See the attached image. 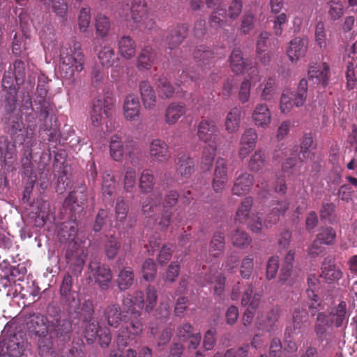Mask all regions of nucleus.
I'll return each instance as SVG.
<instances>
[{"mask_svg":"<svg viewBox=\"0 0 357 357\" xmlns=\"http://www.w3.org/2000/svg\"><path fill=\"white\" fill-rule=\"evenodd\" d=\"M55 331L58 337L65 340L71 331V324L68 320H63L57 325Z\"/></svg>","mask_w":357,"mask_h":357,"instance_id":"obj_55","label":"nucleus"},{"mask_svg":"<svg viewBox=\"0 0 357 357\" xmlns=\"http://www.w3.org/2000/svg\"><path fill=\"white\" fill-rule=\"evenodd\" d=\"M347 319V304L341 301L336 307V328L343 324Z\"/></svg>","mask_w":357,"mask_h":357,"instance_id":"obj_57","label":"nucleus"},{"mask_svg":"<svg viewBox=\"0 0 357 357\" xmlns=\"http://www.w3.org/2000/svg\"><path fill=\"white\" fill-rule=\"evenodd\" d=\"M242 10L241 0H232L229 6L227 15L231 19H236L241 14Z\"/></svg>","mask_w":357,"mask_h":357,"instance_id":"obj_61","label":"nucleus"},{"mask_svg":"<svg viewBox=\"0 0 357 357\" xmlns=\"http://www.w3.org/2000/svg\"><path fill=\"white\" fill-rule=\"evenodd\" d=\"M61 61V74L67 79L73 77L75 73H80L84 68V56L79 47H75L74 50L63 49Z\"/></svg>","mask_w":357,"mask_h":357,"instance_id":"obj_3","label":"nucleus"},{"mask_svg":"<svg viewBox=\"0 0 357 357\" xmlns=\"http://www.w3.org/2000/svg\"><path fill=\"white\" fill-rule=\"evenodd\" d=\"M96 35L99 38H107L112 30V22L108 16L99 13L95 17Z\"/></svg>","mask_w":357,"mask_h":357,"instance_id":"obj_23","label":"nucleus"},{"mask_svg":"<svg viewBox=\"0 0 357 357\" xmlns=\"http://www.w3.org/2000/svg\"><path fill=\"white\" fill-rule=\"evenodd\" d=\"M89 270L95 281L100 286L106 285L112 280L109 268L105 265H101L96 261L90 263Z\"/></svg>","mask_w":357,"mask_h":357,"instance_id":"obj_17","label":"nucleus"},{"mask_svg":"<svg viewBox=\"0 0 357 357\" xmlns=\"http://www.w3.org/2000/svg\"><path fill=\"white\" fill-rule=\"evenodd\" d=\"M215 149L214 146H210L209 149L204 151L203 157L202 158V163L204 165L206 169H208L214 160Z\"/></svg>","mask_w":357,"mask_h":357,"instance_id":"obj_63","label":"nucleus"},{"mask_svg":"<svg viewBox=\"0 0 357 357\" xmlns=\"http://www.w3.org/2000/svg\"><path fill=\"white\" fill-rule=\"evenodd\" d=\"M254 176L247 172L241 173L236 178L232 192L238 196H242L249 192L253 185Z\"/></svg>","mask_w":357,"mask_h":357,"instance_id":"obj_20","label":"nucleus"},{"mask_svg":"<svg viewBox=\"0 0 357 357\" xmlns=\"http://www.w3.org/2000/svg\"><path fill=\"white\" fill-rule=\"evenodd\" d=\"M333 318V314H330L329 317H328L325 313H320L318 315L317 323L315 328L317 333L318 334H322L328 328H331Z\"/></svg>","mask_w":357,"mask_h":357,"instance_id":"obj_45","label":"nucleus"},{"mask_svg":"<svg viewBox=\"0 0 357 357\" xmlns=\"http://www.w3.org/2000/svg\"><path fill=\"white\" fill-rule=\"evenodd\" d=\"M249 77L245 78L241 83L238 98L239 101L244 104L248 102L250 98V89L252 85H255L261 81V76L259 70L254 67L250 68Z\"/></svg>","mask_w":357,"mask_h":357,"instance_id":"obj_13","label":"nucleus"},{"mask_svg":"<svg viewBox=\"0 0 357 357\" xmlns=\"http://www.w3.org/2000/svg\"><path fill=\"white\" fill-rule=\"evenodd\" d=\"M105 317L108 324L113 327H116L120 321H123L121 318L119 308L115 305L109 306L105 311Z\"/></svg>","mask_w":357,"mask_h":357,"instance_id":"obj_42","label":"nucleus"},{"mask_svg":"<svg viewBox=\"0 0 357 357\" xmlns=\"http://www.w3.org/2000/svg\"><path fill=\"white\" fill-rule=\"evenodd\" d=\"M260 298V295H255L250 303V306L247 307L243 317V322L244 326H248L251 324L255 311L259 305Z\"/></svg>","mask_w":357,"mask_h":357,"instance_id":"obj_39","label":"nucleus"},{"mask_svg":"<svg viewBox=\"0 0 357 357\" xmlns=\"http://www.w3.org/2000/svg\"><path fill=\"white\" fill-rule=\"evenodd\" d=\"M176 165L177 170L182 176H187L193 171V161L184 153L178 157Z\"/></svg>","mask_w":357,"mask_h":357,"instance_id":"obj_33","label":"nucleus"},{"mask_svg":"<svg viewBox=\"0 0 357 357\" xmlns=\"http://www.w3.org/2000/svg\"><path fill=\"white\" fill-rule=\"evenodd\" d=\"M315 144L313 142L312 137L307 134L303 136L301 144L300 153L304 159H312Z\"/></svg>","mask_w":357,"mask_h":357,"instance_id":"obj_32","label":"nucleus"},{"mask_svg":"<svg viewBox=\"0 0 357 357\" xmlns=\"http://www.w3.org/2000/svg\"><path fill=\"white\" fill-rule=\"evenodd\" d=\"M252 205V200L250 197L245 198L241 203L236 212V220L239 222L247 221L249 211Z\"/></svg>","mask_w":357,"mask_h":357,"instance_id":"obj_44","label":"nucleus"},{"mask_svg":"<svg viewBox=\"0 0 357 357\" xmlns=\"http://www.w3.org/2000/svg\"><path fill=\"white\" fill-rule=\"evenodd\" d=\"M98 58L101 65L106 68L112 66L117 60L113 48L107 45L100 47L98 53Z\"/></svg>","mask_w":357,"mask_h":357,"instance_id":"obj_28","label":"nucleus"},{"mask_svg":"<svg viewBox=\"0 0 357 357\" xmlns=\"http://www.w3.org/2000/svg\"><path fill=\"white\" fill-rule=\"evenodd\" d=\"M266 163V155L263 150H257L251 156L248 162V168L252 172H259Z\"/></svg>","mask_w":357,"mask_h":357,"instance_id":"obj_30","label":"nucleus"},{"mask_svg":"<svg viewBox=\"0 0 357 357\" xmlns=\"http://www.w3.org/2000/svg\"><path fill=\"white\" fill-rule=\"evenodd\" d=\"M123 325L118 331L117 342L120 345H126L129 339L141 334L143 325L139 319V311L142 309L143 300L141 291L135 292V295H129L123 299Z\"/></svg>","mask_w":357,"mask_h":357,"instance_id":"obj_1","label":"nucleus"},{"mask_svg":"<svg viewBox=\"0 0 357 357\" xmlns=\"http://www.w3.org/2000/svg\"><path fill=\"white\" fill-rule=\"evenodd\" d=\"M232 243L238 248H244L250 243V238L243 231L236 230L231 236Z\"/></svg>","mask_w":357,"mask_h":357,"instance_id":"obj_46","label":"nucleus"},{"mask_svg":"<svg viewBox=\"0 0 357 357\" xmlns=\"http://www.w3.org/2000/svg\"><path fill=\"white\" fill-rule=\"evenodd\" d=\"M253 268V258L251 256L245 257L241 261L240 268L241 275L243 278H248L252 273Z\"/></svg>","mask_w":357,"mask_h":357,"instance_id":"obj_52","label":"nucleus"},{"mask_svg":"<svg viewBox=\"0 0 357 357\" xmlns=\"http://www.w3.org/2000/svg\"><path fill=\"white\" fill-rule=\"evenodd\" d=\"M307 286V297L312 301L309 307L312 310V314L314 315V310L317 309L319 306V303H318L319 297L316 294V291L319 288V282L315 275H310L308 277Z\"/></svg>","mask_w":357,"mask_h":357,"instance_id":"obj_27","label":"nucleus"},{"mask_svg":"<svg viewBox=\"0 0 357 357\" xmlns=\"http://www.w3.org/2000/svg\"><path fill=\"white\" fill-rule=\"evenodd\" d=\"M157 86L160 93L166 98L171 97L174 92V88L170 85L167 79L165 77L159 78Z\"/></svg>","mask_w":357,"mask_h":357,"instance_id":"obj_53","label":"nucleus"},{"mask_svg":"<svg viewBox=\"0 0 357 357\" xmlns=\"http://www.w3.org/2000/svg\"><path fill=\"white\" fill-rule=\"evenodd\" d=\"M136 172L133 168H128L124 178V186L126 190H131L135 185Z\"/></svg>","mask_w":357,"mask_h":357,"instance_id":"obj_60","label":"nucleus"},{"mask_svg":"<svg viewBox=\"0 0 357 357\" xmlns=\"http://www.w3.org/2000/svg\"><path fill=\"white\" fill-rule=\"evenodd\" d=\"M315 39L321 48L326 46V33L323 23L319 22L315 29Z\"/></svg>","mask_w":357,"mask_h":357,"instance_id":"obj_59","label":"nucleus"},{"mask_svg":"<svg viewBox=\"0 0 357 357\" xmlns=\"http://www.w3.org/2000/svg\"><path fill=\"white\" fill-rule=\"evenodd\" d=\"M218 133V128L214 121L206 119L199 123L197 135L201 140L205 142H213Z\"/></svg>","mask_w":357,"mask_h":357,"instance_id":"obj_18","label":"nucleus"},{"mask_svg":"<svg viewBox=\"0 0 357 357\" xmlns=\"http://www.w3.org/2000/svg\"><path fill=\"white\" fill-rule=\"evenodd\" d=\"M335 261L333 259H326L322 264L321 278L328 283H333L335 279Z\"/></svg>","mask_w":357,"mask_h":357,"instance_id":"obj_38","label":"nucleus"},{"mask_svg":"<svg viewBox=\"0 0 357 357\" xmlns=\"http://www.w3.org/2000/svg\"><path fill=\"white\" fill-rule=\"evenodd\" d=\"M139 92L144 107L148 109H153L156 105V96L148 82H140Z\"/></svg>","mask_w":357,"mask_h":357,"instance_id":"obj_22","label":"nucleus"},{"mask_svg":"<svg viewBox=\"0 0 357 357\" xmlns=\"http://www.w3.org/2000/svg\"><path fill=\"white\" fill-rule=\"evenodd\" d=\"M17 335H15L8 342L6 351L3 349L6 343L0 342V355H1L2 357H19L23 353L26 342L23 340L17 342Z\"/></svg>","mask_w":357,"mask_h":357,"instance_id":"obj_19","label":"nucleus"},{"mask_svg":"<svg viewBox=\"0 0 357 357\" xmlns=\"http://www.w3.org/2000/svg\"><path fill=\"white\" fill-rule=\"evenodd\" d=\"M308 41L305 38H296L290 41L287 49V54L292 63H296L303 58L307 50Z\"/></svg>","mask_w":357,"mask_h":357,"instance_id":"obj_14","label":"nucleus"},{"mask_svg":"<svg viewBox=\"0 0 357 357\" xmlns=\"http://www.w3.org/2000/svg\"><path fill=\"white\" fill-rule=\"evenodd\" d=\"M186 36V29L184 26H178L172 29L167 36V41L169 47L173 48L179 45Z\"/></svg>","mask_w":357,"mask_h":357,"instance_id":"obj_31","label":"nucleus"},{"mask_svg":"<svg viewBox=\"0 0 357 357\" xmlns=\"http://www.w3.org/2000/svg\"><path fill=\"white\" fill-rule=\"evenodd\" d=\"M214 176L228 178L227 161L224 158H220L217 160Z\"/></svg>","mask_w":357,"mask_h":357,"instance_id":"obj_54","label":"nucleus"},{"mask_svg":"<svg viewBox=\"0 0 357 357\" xmlns=\"http://www.w3.org/2000/svg\"><path fill=\"white\" fill-rule=\"evenodd\" d=\"M261 98L264 100H271L275 93V82L273 78H268L261 84Z\"/></svg>","mask_w":357,"mask_h":357,"instance_id":"obj_41","label":"nucleus"},{"mask_svg":"<svg viewBox=\"0 0 357 357\" xmlns=\"http://www.w3.org/2000/svg\"><path fill=\"white\" fill-rule=\"evenodd\" d=\"M224 248L225 242L222 235L220 234L215 235L210 243L209 253L212 256L217 257L223 251Z\"/></svg>","mask_w":357,"mask_h":357,"instance_id":"obj_43","label":"nucleus"},{"mask_svg":"<svg viewBox=\"0 0 357 357\" xmlns=\"http://www.w3.org/2000/svg\"><path fill=\"white\" fill-rule=\"evenodd\" d=\"M114 100L110 95L102 94L92 101L90 111V121L93 128L102 129L107 119L112 116L114 109Z\"/></svg>","mask_w":357,"mask_h":357,"instance_id":"obj_2","label":"nucleus"},{"mask_svg":"<svg viewBox=\"0 0 357 357\" xmlns=\"http://www.w3.org/2000/svg\"><path fill=\"white\" fill-rule=\"evenodd\" d=\"M317 238L324 244H332L335 239L333 228L326 227L318 235Z\"/></svg>","mask_w":357,"mask_h":357,"instance_id":"obj_62","label":"nucleus"},{"mask_svg":"<svg viewBox=\"0 0 357 357\" xmlns=\"http://www.w3.org/2000/svg\"><path fill=\"white\" fill-rule=\"evenodd\" d=\"M241 119V111L237 107H234L227 114L225 119V129L229 133L237 132L240 128Z\"/></svg>","mask_w":357,"mask_h":357,"instance_id":"obj_26","label":"nucleus"},{"mask_svg":"<svg viewBox=\"0 0 357 357\" xmlns=\"http://www.w3.org/2000/svg\"><path fill=\"white\" fill-rule=\"evenodd\" d=\"M45 318L40 314H33L26 321L29 331L39 337L45 336L47 332Z\"/></svg>","mask_w":357,"mask_h":357,"instance_id":"obj_21","label":"nucleus"},{"mask_svg":"<svg viewBox=\"0 0 357 357\" xmlns=\"http://www.w3.org/2000/svg\"><path fill=\"white\" fill-rule=\"evenodd\" d=\"M291 123L289 121H282L278 126L275 137L278 141H281L287 136L289 132Z\"/></svg>","mask_w":357,"mask_h":357,"instance_id":"obj_64","label":"nucleus"},{"mask_svg":"<svg viewBox=\"0 0 357 357\" xmlns=\"http://www.w3.org/2000/svg\"><path fill=\"white\" fill-rule=\"evenodd\" d=\"M142 294V300H143V307H145V309L147 312L151 310L157 301V292L156 290L153 287H149L146 291V301L144 300V296Z\"/></svg>","mask_w":357,"mask_h":357,"instance_id":"obj_50","label":"nucleus"},{"mask_svg":"<svg viewBox=\"0 0 357 357\" xmlns=\"http://www.w3.org/2000/svg\"><path fill=\"white\" fill-rule=\"evenodd\" d=\"M45 6L51 7L52 11L59 17H63L68 10V5L65 0H40Z\"/></svg>","mask_w":357,"mask_h":357,"instance_id":"obj_35","label":"nucleus"},{"mask_svg":"<svg viewBox=\"0 0 357 357\" xmlns=\"http://www.w3.org/2000/svg\"><path fill=\"white\" fill-rule=\"evenodd\" d=\"M278 319V312L277 310H271L265 319L261 316L257 317V324L266 331H269Z\"/></svg>","mask_w":357,"mask_h":357,"instance_id":"obj_40","label":"nucleus"},{"mask_svg":"<svg viewBox=\"0 0 357 357\" xmlns=\"http://www.w3.org/2000/svg\"><path fill=\"white\" fill-rule=\"evenodd\" d=\"M226 10L218 6L213 12L211 17V24L213 26H218L222 25L227 18Z\"/></svg>","mask_w":357,"mask_h":357,"instance_id":"obj_48","label":"nucleus"},{"mask_svg":"<svg viewBox=\"0 0 357 357\" xmlns=\"http://www.w3.org/2000/svg\"><path fill=\"white\" fill-rule=\"evenodd\" d=\"M85 337L88 342H91L98 339L102 347L108 346L111 341L109 330L107 328H101L98 323L95 320L90 321L86 325Z\"/></svg>","mask_w":357,"mask_h":357,"instance_id":"obj_9","label":"nucleus"},{"mask_svg":"<svg viewBox=\"0 0 357 357\" xmlns=\"http://www.w3.org/2000/svg\"><path fill=\"white\" fill-rule=\"evenodd\" d=\"M185 113L184 105L172 102L167 106L165 110V121L169 125L175 124Z\"/></svg>","mask_w":357,"mask_h":357,"instance_id":"obj_25","label":"nucleus"},{"mask_svg":"<svg viewBox=\"0 0 357 357\" xmlns=\"http://www.w3.org/2000/svg\"><path fill=\"white\" fill-rule=\"evenodd\" d=\"M257 141V133L255 128H249L243 132L238 147V155L245 158L254 150Z\"/></svg>","mask_w":357,"mask_h":357,"instance_id":"obj_12","label":"nucleus"},{"mask_svg":"<svg viewBox=\"0 0 357 357\" xmlns=\"http://www.w3.org/2000/svg\"><path fill=\"white\" fill-rule=\"evenodd\" d=\"M156 266L152 259L146 260L142 266L143 278L147 280H153L156 274Z\"/></svg>","mask_w":357,"mask_h":357,"instance_id":"obj_51","label":"nucleus"},{"mask_svg":"<svg viewBox=\"0 0 357 357\" xmlns=\"http://www.w3.org/2000/svg\"><path fill=\"white\" fill-rule=\"evenodd\" d=\"M135 150V143L132 140H122L120 137L114 135L109 141V153L112 158L120 161L124 155H130Z\"/></svg>","mask_w":357,"mask_h":357,"instance_id":"obj_6","label":"nucleus"},{"mask_svg":"<svg viewBox=\"0 0 357 357\" xmlns=\"http://www.w3.org/2000/svg\"><path fill=\"white\" fill-rule=\"evenodd\" d=\"M91 23V13L88 8H82L78 16V26L81 32H86Z\"/></svg>","mask_w":357,"mask_h":357,"instance_id":"obj_47","label":"nucleus"},{"mask_svg":"<svg viewBox=\"0 0 357 357\" xmlns=\"http://www.w3.org/2000/svg\"><path fill=\"white\" fill-rule=\"evenodd\" d=\"M170 151L167 144L162 139H154L149 146V156L151 162L162 164L170 158Z\"/></svg>","mask_w":357,"mask_h":357,"instance_id":"obj_8","label":"nucleus"},{"mask_svg":"<svg viewBox=\"0 0 357 357\" xmlns=\"http://www.w3.org/2000/svg\"><path fill=\"white\" fill-rule=\"evenodd\" d=\"M253 124L259 128H268L272 122L271 112L266 103H258L251 113Z\"/></svg>","mask_w":357,"mask_h":357,"instance_id":"obj_10","label":"nucleus"},{"mask_svg":"<svg viewBox=\"0 0 357 357\" xmlns=\"http://www.w3.org/2000/svg\"><path fill=\"white\" fill-rule=\"evenodd\" d=\"M118 49L121 56L130 59L135 55L136 44L131 37L123 36L118 41Z\"/></svg>","mask_w":357,"mask_h":357,"instance_id":"obj_24","label":"nucleus"},{"mask_svg":"<svg viewBox=\"0 0 357 357\" xmlns=\"http://www.w3.org/2000/svg\"><path fill=\"white\" fill-rule=\"evenodd\" d=\"M347 87L348 89H353L356 83V77L354 72V64L349 61L346 71Z\"/></svg>","mask_w":357,"mask_h":357,"instance_id":"obj_56","label":"nucleus"},{"mask_svg":"<svg viewBox=\"0 0 357 357\" xmlns=\"http://www.w3.org/2000/svg\"><path fill=\"white\" fill-rule=\"evenodd\" d=\"M140 103L139 98L134 94L128 95L123 104V114L127 121H135L140 114Z\"/></svg>","mask_w":357,"mask_h":357,"instance_id":"obj_15","label":"nucleus"},{"mask_svg":"<svg viewBox=\"0 0 357 357\" xmlns=\"http://www.w3.org/2000/svg\"><path fill=\"white\" fill-rule=\"evenodd\" d=\"M59 236L61 241H70L69 250L66 254V258L73 272L76 275L80 273L87 255L84 249V246L77 245V241L71 238L70 234L68 235V238H66L63 232L59 234Z\"/></svg>","mask_w":357,"mask_h":357,"instance_id":"obj_5","label":"nucleus"},{"mask_svg":"<svg viewBox=\"0 0 357 357\" xmlns=\"http://www.w3.org/2000/svg\"><path fill=\"white\" fill-rule=\"evenodd\" d=\"M279 267V259L278 257H272L269 259L266 267V277L272 279L275 277Z\"/></svg>","mask_w":357,"mask_h":357,"instance_id":"obj_58","label":"nucleus"},{"mask_svg":"<svg viewBox=\"0 0 357 357\" xmlns=\"http://www.w3.org/2000/svg\"><path fill=\"white\" fill-rule=\"evenodd\" d=\"M178 197V193L174 191H171L167 195L164 202L165 211L161 218L162 222H175L182 220L181 211L174 208L176 205Z\"/></svg>","mask_w":357,"mask_h":357,"instance_id":"obj_7","label":"nucleus"},{"mask_svg":"<svg viewBox=\"0 0 357 357\" xmlns=\"http://www.w3.org/2000/svg\"><path fill=\"white\" fill-rule=\"evenodd\" d=\"M329 77V67L326 63L311 65L308 70V78L315 84L326 85Z\"/></svg>","mask_w":357,"mask_h":357,"instance_id":"obj_16","label":"nucleus"},{"mask_svg":"<svg viewBox=\"0 0 357 357\" xmlns=\"http://www.w3.org/2000/svg\"><path fill=\"white\" fill-rule=\"evenodd\" d=\"M305 100L302 98V95H297L295 91L290 89L284 90L280 97V112L287 114L289 113L294 107H301Z\"/></svg>","mask_w":357,"mask_h":357,"instance_id":"obj_11","label":"nucleus"},{"mask_svg":"<svg viewBox=\"0 0 357 357\" xmlns=\"http://www.w3.org/2000/svg\"><path fill=\"white\" fill-rule=\"evenodd\" d=\"M130 13L132 24L136 28L142 31H149L155 27V21L145 0H133Z\"/></svg>","mask_w":357,"mask_h":357,"instance_id":"obj_4","label":"nucleus"},{"mask_svg":"<svg viewBox=\"0 0 357 357\" xmlns=\"http://www.w3.org/2000/svg\"><path fill=\"white\" fill-rule=\"evenodd\" d=\"M229 66L233 73L236 74H241L244 72L246 62L244 60L241 51L236 48L233 50L229 59Z\"/></svg>","mask_w":357,"mask_h":357,"instance_id":"obj_29","label":"nucleus"},{"mask_svg":"<svg viewBox=\"0 0 357 357\" xmlns=\"http://www.w3.org/2000/svg\"><path fill=\"white\" fill-rule=\"evenodd\" d=\"M133 279L132 270L129 267L124 268L118 275L119 287L122 290L128 289L132 285Z\"/></svg>","mask_w":357,"mask_h":357,"instance_id":"obj_36","label":"nucleus"},{"mask_svg":"<svg viewBox=\"0 0 357 357\" xmlns=\"http://www.w3.org/2000/svg\"><path fill=\"white\" fill-rule=\"evenodd\" d=\"M294 259V252L293 251L288 252L284 258V266L281 270L280 280L284 282L287 280V278L290 275V271Z\"/></svg>","mask_w":357,"mask_h":357,"instance_id":"obj_49","label":"nucleus"},{"mask_svg":"<svg viewBox=\"0 0 357 357\" xmlns=\"http://www.w3.org/2000/svg\"><path fill=\"white\" fill-rule=\"evenodd\" d=\"M153 59L152 48L146 47L142 51L138 58L137 66L140 69H148L153 63Z\"/></svg>","mask_w":357,"mask_h":357,"instance_id":"obj_37","label":"nucleus"},{"mask_svg":"<svg viewBox=\"0 0 357 357\" xmlns=\"http://www.w3.org/2000/svg\"><path fill=\"white\" fill-rule=\"evenodd\" d=\"M155 185V178L153 173L145 169L142 172L139 178V188L142 192H150Z\"/></svg>","mask_w":357,"mask_h":357,"instance_id":"obj_34","label":"nucleus"}]
</instances>
